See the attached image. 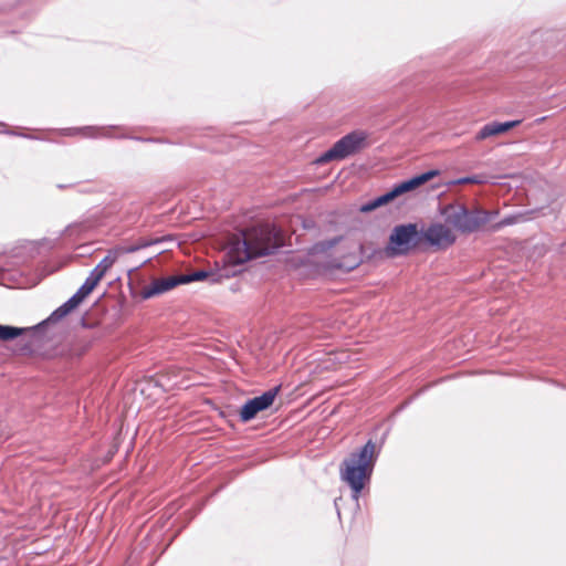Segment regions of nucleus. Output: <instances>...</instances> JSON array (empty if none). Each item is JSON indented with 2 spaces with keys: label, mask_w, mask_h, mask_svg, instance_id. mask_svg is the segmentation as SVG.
Returning a JSON list of instances; mask_svg holds the SVG:
<instances>
[{
  "label": "nucleus",
  "mask_w": 566,
  "mask_h": 566,
  "mask_svg": "<svg viewBox=\"0 0 566 566\" xmlns=\"http://www.w3.org/2000/svg\"><path fill=\"white\" fill-rule=\"evenodd\" d=\"M93 129H94V127H92V126H86V127L81 128V130H93Z\"/></svg>",
  "instance_id": "a878e982"
},
{
  "label": "nucleus",
  "mask_w": 566,
  "mask_h": 566,
  "mask_svg": "<svg viewBox=\"0 0 566 566\" xmlns=\"http://www.w3.org/2000/svg\"><path fill=\"white\" fill-rule=\"evenodd\" d=\"M181 282L182 280L180 279V275H172L154 280L149 285L143 289L142 297L144 300H148L156 295H160L182 284Z\"/></svg>",
  "instance_id": "1a4fd4ad"
},
{
  "label": "nucleus",
  "mask_w": 566,
  "mask_h": 566,
  "mask_svg": "<svg viewBox=\"0 0 566 566\" xmlns=\"http://www.w3.org/2000/svg\"><path fill=\"white\" fill-rule=\"evenodd\" d=\"M384 201L381 200L380 196L365 202L364 205L360 206L359 210L364 213L366 212H370L381 206H384Z\"/></svg>",
  "instance_id": "a211bd4d"
},
{
  "label": "nucleus",
  "mask_w": 566,
  "mask_h": 566,
  "mask_svg": "<svg viewBox=\"0 0 566 566\" xmlns=\"http://www.w3.org/2000/svg\"><path fill=\"white\" fill-rule=\"evenodd\" d=\"M133 139H136V140H140V142H158L159 139H155V138H142V137H132Z\"/></svg>",
  "instance_id": "393cba45"
},
{
  "label": "nucleus",
  "mask_w": 566,
  "mask_h": 566,
  "mask_svg": "<svg viewBox=\"0 0 566 566\" xmlns=\"http://www.w3.org/2000/svg\"><path fill=\"white\" fill-rule=\"evenodd\" d=\"M439 174H440V171L438 169H431V170L424 171L422 174L416 175L409 179L412 184L413 189H416V188L424 185L426 182H428L429 180H431Z\"/></svg>",
  "instance_id": "dca6fc26"
},
{
  "label": "nucleus",
  "mask_w": 566,
  "mask_h": 566,
  "mask_svg": "<svg viewBox=\"0 0 566 566\" xmlns=\"http://www.w3.org/2000/svg\"><path fill=\"white\" fill-rule=\"evenodd\" d=\"M166 240L165 237L163 238H156V239H145V238H142L139 240H137L136 242V245L138 248V251L142 250V249H145V248H148V247H151L154 244H158V243H161Z\"/></svg>",
  "instance_id": "6ab92c4d"
},
{
  "label": "nucleus",
  "mask_w": 566,
  "mask_h": 566,
  "mask_svg": "<svg viewBox=\"0 0 566 566\" xmlns=\"http://www.w3.org/2000/svg\"><path fill=\"white\" fill-rule=\"evenodd\" d=\"M221 275H217L216 273L206 271V270H198L193 271L189 274H180V279L182 280V284L197 282V281H205L209 280L210 282H217Z\"/></svg>",
  "instance_id": "ddd939ff"
},
{
  "label": "nucleus",
  "mask_w": 566,
  "mask_h": 566,
  "mask_svg": "<svg viewBox=\"0 0 566 566\" xmlns=\"http://www.w3.org/2000/svg\"><path fill=\"white\" fill-rule=\"evenodd\" d=\"M375 461V443L371 440L342 461L339 476L350 488L355 501H358L365 485L370 482Z\"/></svg>",
  "instance_id": "f03ea898"
},
{
  "label": "nucleus",
  "mask_w": 566,
  "mask_h": 566,
  "mask_svg": "<svg viewBox=\"0 0 566 566\" xmlns=\"http://www.w3.org/2000/svg\"><path fill=\"white\" fill-rule=\"evenodd\" d=\"M517 219H518L517 216H513V214L506 216L505 218H503L499 222L493 223L491 226V230L494 231V232L499 231V230H501L504 227L512 226V224L516 223Z\"/></svg>",
  "instance_id": "f3484780"
},
{
  "label": "nucleus",
  "mask_w": 566,
  "mask_h": 566,
  "mask_svg": "<svg viewBox=\"0 0 566 566\" xmlns=\"http://www.w3.org/2000/svg\"><path fill=\"white\" fill-rule=\"evenodd\" d=\"M421 247L420 230L417 223L395 226L385 248L387 258L406 256Z\"/></svg>",
  "instance_id": "20e7f679"
},
{
  "label": "nucleus",
  "mask_w": 566,
  "mask_h": 566,
  "mask_svg": "<svg viewBox=\"0 0 566 566\" xmlns=\"http://www.w3.org/2000/svg\"><path fill=\"white\" fill-rule=\"evenodd\" d=\"M367 134L354 130L338 139L328 150L321 154L315 160L316 165H324L333 160H343L355 155L366 146Z\"/></svg>",
  "instance_id": "39448f33"
},
{
  "label": "nucleus",
  "mask_w": 566,
  "mask_h": 566,
  "mask_svg": "<svg viewBox=\"0 0 566 566\" xmlns=\"http://www.w3.org/2000/svg\"><path fill=\"white\" fill-rule=\"evenodd\" d=\"M281 233L274 226L261 224L240 231L229 244L227 258L232 264L274 253L281 245Z\"/></svg>",
  "instance_id": "f257e3e1"
},
{
  "label": "nucleus",
  "mask_w": 566,
  "mask_h": 566,
  "mask_svg": "<svg viewBox=\"0 0 566 566\" xmlns=\"http://www.w3.org/2000/svg\"><path fill=\"white\" fill-rule=\"evenodd\" d=\"M342 240V237H336L332 240H328V241H324L321 243L322 245V250H327V249H331L333 248L334 245H336L337 243H339Z\"/></svg>",
  "instance_id": "4be33fe9"
},
{
  "label": "nucleus",
  "mask_w": 566,
  "mask_h": 566,
  "mask_svg": "<svg viewBox=\"0 0 566 566\" xmlns=\"http://www.w3.org/2000/svg\"><path fill=\"white\" fill-rule=\"evenodd\" d=\"M81 325L82 327L84 328H93L95 326V324H90L87 323L86 318L85 317H82L81 318Z\"/></svg>",
  "instance_id": "b1692460"
},
{
  "label": "nucleus",
  "mask_w": 566,
  "mask_h": 566,
  "mask_svg": "<svg viewBox=\"0 0 566 566\" xmlns=\"http://www.w3.org/2000/svg\"><path fill=\"white\" fill-rule=\"evenodd\" d=\"M80 301L72 295L66 302H64L61 306L54 310L51 315L41 322L38 327L49 324V323H57L62 318H64L72 310L78 306Z\"/></svg>",
  "instance_id": "9b49d317"
},
{
  "label": "nucleus",
  "mask_w": 566,
  "mask_h": 566,
  "mask_svg": "<svg viewBox=\"0 0 566 566\" xmlns=\"http://www.w3.org/2000/svg\"><path fill=\"white\" fill-rule=\"evenodd\" d=\"M25 332L27 328L0 324V340L9 342L15 339L17 337L23 335Z\"/></svg>",
  "instance_id": "4468645a"
},
{
  "label": "nucleus",
  "mask_w": 566,
  "mask_h": 566,
  "mask_svg": "<svg viewBox=\"0 0 566 566\" xmlns=\"http://www.w3.org/2000/svg\"><path fill=\"white\" fill-rule=\"evenodd\" d=\"M446 222L455 231L463 234L478 232L484 224L491 221L497 211L484 210L479 207L472 209L462 203H450L442 211Z\"/></svg>",
  "instance_id": "7ed1b4c3"
},
{
  "label": "nucleus",
  "mask_w": 566,
  "mask_h": 566,
  "mask_svg": "<svg viewBox=\"0 0 566 566\" xmlns=\"http://www.w3.org/2000/svg\"><path fill=\"white\" fill-rule=\"evenodd\" d=\"M397 197H398V193H397L395 187H392L389 191L385 192L384 195H380V198L385 205L388 203L389 201L394 200Z\"/></svg>",
  "instance_id": "412c9836"
},
{
  "label": "nucleus",
  "mask_w": 566,
  "mask_h": 566,
  "mask_svg": "<svg viewBox=\"0 0 566 566\" xmlns=\"http://www.w3.org/2000/svg\"><path fill=\"white\" fill-rule=\"evenodd\" d=\"M112 268L111 258H104L90 273L82 286L73 294L80 303L92 293L106 272Z\"/></svg>",
  "instance_id": "6e6552de"
},
{
  "label": "nucleus",
  "mask_w": 566,
  "mask_h": 566,
  "mask_svg": "<svg viewBox=\"0 0 566 566\" xmlns=\"http://www.w3.org/2000/svg\"><path fill=\"white\" fill-rule=\"evenodd\" d=\"M521 124V120H509V122H491L485 124L475 135V140L480 142L491 136H495L510 130Z\"/></svg>",
  "instance_id": "9d476101"
},
{
  "label": "nucleus",
  "mask_w": 566,
  "mask_h": 566,
  "mask_svg": "<svg viewBox=\"0 0 566 566\" xmlns=\"http://www.w3.org/2000/svg\"><path fill=\"white\" fill-rule=\"evenodd\" d=\"M280 389L281 385L264 391L258 397L247 400L240 409V420L242 422H249L250 420L254 419L259 412L270 408L274 402V399Z\"/></svg>",
  "instance_id": "0eeeda50"
},
{
  "label": "nucleus",
  "mask_w": 566,
  "mask_h": 566,
  "mask_svg": "<svg viewBox=\"0 0 566 566\" xmlns=\"http://www.w3.org/2000/svg\"><path fill=\"white\" fill-rule=\"evenodd\" d=\"M97 338L98 336L93 335H76L70 348L71 355L76 357L83 356Z\"/></svg>",
  "instance_id": "f8f14e48"
},
{
  "label": "nucleus",
  "mask_w": 566,
  "mask_h": 566,
  "mask_svg": "<svg viewBox=\"0 0 566 566\" xmlns=\"http://www.w3.org/2000/svg\"><path fill=\"white\" fill-rule=\"evenodd\" d=\"M394 187H395L398 196L413 190V187H412V184H411L410 179L403 180V181L395 185Z\"/></svg>",
  "instance_id": "aec40b11"
},
{
  "label": "nucleus",
  "mask_w": 566,
  "mask_h": 566,
  "mask_svg": "<svg viewBox=\"0 0 566 566\" xmlns=\"http://www.w3.org/2000/svg\"><path fill=\"white\" fill-rule=\"evenodd\" d=\"M457 182L458 184H476V182H480V180L478 179V177L472 176V177H463V178L459 179Z\"/></svg>",
  "instance_id": "5701e85b"
},
{
  "label": "nucleus",
  "mask_w": 566,
  "mask_h": 566,
  "mask_svg": "<svg viewBox=\"0 0 566 566\" xmlns=\"http://www.w3.org/2000/svg\"><path fill=\"white\" fill-rule=\"evenodd\" d=\"M421 244L426 243L437 250H447L455 243L457 237L452 231L440 222L429 224L427 229L420 230Z\"/></svg>",
  "instance_id": "423d86ee"
},
{
  "label": "nucleus",
  "mask_w": 566,
  "mask_h": 566,
  "mask_svg": "<svg viewBox=\"0 0 566 566\" xmlns=\"http://www.w3.org/2000/svg\"><path fill=\"white\" fill-rule=\"evenodd\" d=\"M137 251H138V248H137L136 243L130 244V245H119V247H115L114 249L108 250L105 258H111L112 265H113L117 261L119 255L135 253Z\"/></svg>",
  "instance_id": "2eb2a0df"
}]
</instances>
